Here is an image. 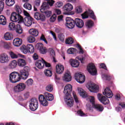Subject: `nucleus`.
<instances>
[{"label": "nucleus", "mask_w": 125, "mask_h": 125, "mask_svg": "<svg viewBox=\"0 0 125 125\" xmlns=\"http://www.w3.org/2000/svg\"><path fill=\"white\" fill-rule=\"evenodd\" d=\"M30 67L26 66L22 70H20V73L17 72H13L9 75V81L12 83H16L21 80H27L29 77Z\"/></svg>", "instance_id": "f257e3e1"}, {"label": "nucleus", "mask_w": 125, "mask_h": 125, "mask_svg": "<svg viewBox=\"0 0 125 125\" xmlns=\"http://www.w3.org/2000/svg\"><path fill=\"white\" fill-rule=\"evenodd\" d=\"M87 99H89L90 103H91L92 105H90V104H86V109L89 110V111H93V108L98 111L99 112H102L104 110V107L102 105L99 104H95V98L93 96H87Z\"/></svg>", "instance_id": "f03ea898"}, {"label": "nucleus", "mask_w": 125, "mask_h": 125, "mask_svg": "<svg viewBox=\"0 0 125 125\" xmlns=\"http://www.w3.org/2000/svg\"><path fill=\"white\" fill-rule=\"evenodd\" d=\"M44 0L47 2H44L43 3L40 9V11L42 13H44L46 17H50V16H51L52 12L51 11L47 10V9H49V5L50 6L53 5L55 1L53 0Z\"/></svg>", "instance_id": "7ed1b4c3"}, {"label": "nucleus", "mask_w": 125, "mask_h": 125, "mask_svg": "<svg viewBox=\"0 0 125 125\" xmlns=\"http://www.w3.org/2000/svg\"><path fill=\"white\" fill-rule=\"evenodd\" d=\"M39 99L42 105L46 106L48 105V102L47 100H48V101H52V100L54 99V97L53 95L48 92H45L44 93V96L43 95H40L39 97Z\"/></svg>", "instance_id": "20e7f679"}, {"label": "nucleus", "mask_w": 125, "mask_h": 125, "mask_svg": "<svg viewBox=\"0 0 125 125\" xmlns=\"http://www.w3.org/2000/svg\"><path fill=\"white\" fill-rule=\"evenodd\" d=\"M10 20L12 22H15V23H18V24L23 23V17L14 12H12L11 15Z\"/></svg>", "instance_id": "39448f33"}, {"label": "nucleus", "mask_w": 125, "mask_h": 125, "mask_svg": "<svg viewBox=\"0 0 125 125\" xmlns=\"http://www.w3.org/2000/svg\"><path fill=\"white\" fill-rule=\"evenodd\" d=\"M35 65L36 67L38 68V69H43V67H44V65L45 67H49L51 66L50 63L45 62L42 59V60H40L37 61L35 63Z\"/></svg>", "instance_id": "423d86ee"}, {"label": "nucleus", "mask_w": 125, "mask_h": 125, "mask_svg": "<svg viewBox=\"0 0 125 125\" xmlns=\"http://www.w3.org/2000/svg\"><path fill=\"white\" fill-rule=\"evenodd\" d=\"M39 107V102L36 98L32 99L29 104V108L31 111H36Z\"/></svg>", "instance_id": "0eeeda50"}, {"label": "nucleus", "mask_w": 125, "mask_h": 125, "mask_svg": "<svg viewBox=\"0 0 125 125\" xmlns=\"http://www.w3.org/2000/svg\"><path fill=\"white\" fill-rule=\"evenodd\" d=\"M87 70L89 74H90V75H92V76H96V75L97 74V70H96V67L93 63H91L88 64L87 66Z\"/></svg>", "instance_id": "6e6552de"}, {"label": "nucleus", "mask_w": 125, "mask_h": 125, "mask_svg": "<svg viewBox=\"0 0 125 125\" xmlns=\"http://www.w3.org/2000/svg\"><path fill=\"white\" fill-rule=\"evenodd\" d=\"M88 16H90V17L92 19H94V20L96 19L95 16L94 15V13H93L92 10L89 9L82 15L83 19H86V18H88Z\"/></svg>", "instance_id": "1a4fd4ad"}, {"label": "nucleus", "mask_w": 125, "mask_h": 125, "mask_svg": "<svg viewBox=\"0 0 125 125\" xmlns=\"http://www.w3.org/2000/svg\"><path fill=\"white\" fill-rule=\"evenodd\" d=\"M86 87L90 90L91 92H94L96 93L98 91V89H99V87L98 85L92 83H88L86 84Z\"/></svg>", "instance_id": "9d476101"}, {"label": "nucleus", "mask_w": 125, "mask_h": 125, "mask_svg": "<svg viewBox=\"0 0 125 125\" xmlns=\"http://www.w3.org/2000/svg\"><path fill=\"white\" fill-rule=\"evenodd\" d=\"M65 26L68 29H73L75 27V21L70 17H67L65 19Z\"/></svg>", "instance_id": "9b49d317"}, {"label": "nucleus", "mask_w": 125, "mask_h": 125, "mask_svg": "<svg viewBox=\"0 0 125 125\" xmlns=\"http://www.w3.org/2000/svg\"><path fill=\"white\" fill-rule=\"evenodd\" d=\"M74 78L76 81L79 83H83L85 82V77L84 75L80 73H76L75 74Z\"/></svg>", "instance_id": "f8f14e48"}, {"label": "nucleus", "mask_w": 125, "mask_h": 125, "mask_svg": "<svg viewBox=\"0 0 125 125\" xmlns=\"http://www.w3.org/2000/svg\"><path fill=\"white\" fill-rule=\"evenodd\" d=\"M74 7L72 4L69 3L66 4L63 7V14L64 15H69V12L72 11Z\"/></svg>", "instance_id": "ddd939ff"}, {"label": "nucleus", "mask_w": 125, "mask_h": 125, "mask_svg": "<svg viewBox=\"0 0 125 125\" xmlns=\"http://www.w3.org/2000/svg\"><path fill=\"white\" fill-rule=\"evenodd\" d=\"M25 88H26V85L24 83H20L14 87V91L16 93H18L23 91Z\"/></svg>", "instance_id": "4468645a"}, {"label": "nucleus", "mask_w": 125, "mask_h": 125, "mask_svg": "<svg viewBox=\"0 0 125 125\" xmlns=\"http://www.w3.org/2000/svg\"><path fill=\"white\" fill-rule=\"evenodd\" d=\"M9 57L5 53H2L0 55V63L1 64H6L9 62Z\"/></svg>", "instance_id": "2eb2a0df"}, {"label": "nucleus", "mask_w": 125, "mask_h": 125, "mask_svg": "<svg viewBox=\"0 0 125 125\" xmlns=\"http://www.w3.org/2000/svg\"><path fill=\"white\" fill-rule=\"evenodd\" d=\"M97 97L99 101L104 105H107V104H109V103H110L109 99L105 96H103L101 94H98Z\"/></svg>", "instance_id": "dca6fc26"}, {"label": "nucleus", "mask_w": 125, "mask_h": 125, "mask_svg": "<svg viewBox=\"0 0 125 125\" xmlns=\"http://www.w3.org/2000/svg\"><path fill=\"white\" fill-rule=\"evenodd\" d=\"M71 92H72V85L67 84L64 87L63 90L64 96H71Z\"/></svg>", "instance_id": "f3484780"}, {"label": "nucleus", "mask_w": 125, "mask_h": 125, "mask_svg": "<svg viewBox=\"0 0 125 125\" xmlns=\"http://www.w3.org/2000/svg\"><path fill=\"white\" fill-rule=\"evenodd\" d=\"M34 18L36 19V20L42 21V22L45 21V16L38 12L34 13Z\"/></svg>", "instance_id": "a211bd4d"}, {"label": "nucleus", "mask_w": 125, "mask_h": 125, "mask_svg": "<svg viewBox=\"0 0 125 125\" xmlns=\"http://www.w3.org/2000/svg\"><path fill=\"white\" fill-rule=\"evenodd\" d=\"M33 21H34V19L31 17H27L24 18L23 20V23L25 26L27 27H30L33 23Z\"/></svg>", "instance_id": "6ab92c4d"}, {"label": "nucleus", "mask_w": 125, "mask_h": 125, "mask_svg": "<svg viewBox=\"0 0 125 125\" xmlns=\"http://www.w3.org/2000/svg\"><path fill=\"white\" fill-rule=\"evenodd\" d=\"M64 101L69 107H72L74 105V100L73 98L70 96H64Z\"/></svg>", "instance_id": "aec40b11"}, {"label": "nucleus", "mask_w": 125, "mask_h": 125, "mask_svg": "<svg viewBox=\"0 0 125 125\" xmlns=\"http://www.w3.org/2000/svg\"><path fill=\"white\" fill-rule=\"evenodd\" d=\"M36 48L38 49L42 54H44L46 52V49L43 47V44L42 43H37L36 45Z\"/></svg>", "instance_id": "412c9836"}, {"label": "nucleus", "mask_w": 125, "mask_h": 125, "mask_svg": "<svg viewBox=\"0 0 125 125\" xmlns=\"http://www.w3.org/2000/svg\"><path fill=\"white\" fill-rule=\"evenodd\" d=\"M104 95H105L107 98H112L113 97V93L109 87H106L103 92Z\"/></svg>", "instance_id": "4be33fe9"}, {"label": "nucleus", "mask_w": 125, "mask_h": 125, "mask_svg": "<svg viewBox=\"0 0 125 125\" xmlns=\"http://www.w3.org/2000/svg\"><path fill=\"white\" fill-rule=\"evenodd\" d=\"M63 81L65 82H71L72 81V76H71V73L69 71L65 72L62 77Z\"/></svg>", "instance_id": "5701e85b"}, {"label": "nucleus", "mask_w": 125, "mask_h": 125, "mask_svg": "<svg viewBox=\"0 0 125 125\" xmlns=\"http://www.w3.org/2000/svg\"><path fill=\"white\" fill-rule=\"evenodd\" d=\"M75 24L78 28H83L84 25L83 21L81 19H76L74 21Z\"/></svg>", "instance_id": "b1692460"}, {"label": "nucleus", "mask_w": 125, "mask_h": 125, "mask_svg": "<svg viewBox=\"0 0 125 125\" xmlns=\"http://www.w3.org/2000/svg\"><path fill=\"white\" fill-rule=\"evenodd\" d=\"M0 46L3 47L5 49H11V43L1 41L0 42Z\"/></svg>", "instance_id": "393cba45"}, {"label": "nucleus", "mask_w": 125, "mask_h": 125, "mask_svg": "<svg viewBox=\"0 0 125 125\" xmlns=\"http://www.w3.org/2000/svg\"><path fill=\"white\" fill-rule=\"evenodd\" d=\"M56 71L57 74H62L64 72V66L61 64H57L56 66Z\"/></svg>", "instance_id": "a878e982"}, {"label": "nucleus", "mask_w": 125, "mask_h": 125, "mask_svg": "<svg viewBox=\"0 0 125 125\" xmlns=\"http://www.w3.org/2000/svg\"><path fill=\"white\" fill-rule=\"evenodd\" d=\"M69 63L71 66H72V67H74V68H78V67H79L80 65V62L79 61L73 59H71L69 60Z\"/></svg>", "instance_id": "bb28decb"}, {"label": "nucleus", "mask_w": 125, "mask_h": 125, "mask_svg": "<svg viewBox=\"0 0 125 125\" xmlns=\"http://www.w3.org/2000/svg\"><path fill=\"white\" fill-rule=\"evenodd\" d=\"M17 63L18 66L21 68H23V67H25V66L27 65L26 61L23 59H19Z\"/></svg>", "instance_id": "cd10ccee"}, {"label": "nucleus", "mask_w": 125, "mask_h": 125, "mask_svg": "<svg viewBox=\"0 0 125 125\" xmlns=\"http://www.w3.org/2000/svg\"><path fill=\"white\" fill-rule=\"evenodd\" d=\"M78 90L80 96H82L83 98L87 97V94L86 93V92H85V91H84L83 88L79 87L78 88Z\"/></svg>", "instance_id": "c85d7f7f"}, {"label": "nucleus", "mask_w": 125, "mask_h": 125, "mask_svg": "<svg viewBox=\"0 0 125 125\" xmlns=\"http://www.w3.org/2000/svg\"><path fill=\"white\" fill-rule=\"evenodd\" d=\"M13 44L14 46L17 47L20 46L22 44V39L20 38H16L13 41Z\"/></svg>", "instance_id": "c756f323"}, {"label": "nucleus", "mask_w": 125, "mask_h": 125, "mask_svg": "<svg viewBox=\"0 0 125 125\" xmlns=\"http://www.w3.org/2000/svg\"><path fill=\"white\" fill-rule=\"evenodd\" d=\"M29 33L34 37H38L39 35V31L35 28L30 29L29 30Z\"/></svg>", "instance_id": "7c9ffc66"}, {"label": "nucleus", "mask_w": 125, "mask_h": 125, "mask_svg": "<svg viewBox=\"0 0 125 125\" xmlns=\"http://www.w3.org/2000/svg\"><path fill=\"white\" fill-rule=\"evenodd\" d=\"M4 39L6 41H11L13 39V36L11 33L7 32L4 35Z\"/></svg>", "instance_id": "2f4dec72"}, {"label": "nucleus", "mask_w": 125, "mask_h": 125, "mask_svg": "<svg viewBox=\"0 0 125 125\" xmlns=\"http://www.w3.org/2000/svg\"><path fill=\"white\" fill-rule=\"evenodd\" d=\"M85 25L87 29H91V28L93 27L94 23H93V21H92L91 20H88L86 21Z\"/></svg>", "instance_id": "473e14b6"}, {"label": "nucleus", "mask_w": 125, "mask_h": 125, "mask_svg": "<svg viewBox=\"0 0 125 125\" xmlns=\"http://www.w3.org/2000/svg\"><path fill=\"white\" fill-rule=\"evenodd\" d=\"M17 66V62L16 60L12 61L9 64L10 69H15Z\"/></svg>", "instance_id": "72a5a7b5"}, {"label": "nucleus", "mask_w": 125, "mask_h": 125, "mask_svg": "<svg viewBox=\"0 0 125 125\" xmlns=\"http://www.w3.org/2000/svg\"><path fill=\"white\" fill-rule=\"evenodd\" d=\"M0 25H6V18L3 15L0 16Z\"/></svg>", "instance_id": "f704fd0d"}, {"label": "nucleus", "mask_w": 125, "mask_h": 125, "mask_svg": "<svg viewBox=\"0 0 125 125\" xmlns=\"http://www.w3.org/2000/svg\"><path fill=\"white\" fill-rule=\"evenodd\" d=\"M26 47L27 48L28 52L33 53L35 51V48H34V46L31 44H27Z\"/></svg>", "instance_id": "c9c22d12"}, {"label": "nucleus", "mask_w": 125, "mask_h": 125, "mask_svg": "<svg viewBox=\"0 0 125 125\" xmlns=\"http://www.w3.org/2000/svg\"><path fill=\"white\" fill-rule=\"evenodd\" d=\"M16 32L17 34H22L23 33V29L20 24H17L16 26Z\"/></svg>", "instance_id": "e433bc0d"}, {"label": "nucleus", "mask_w": 125, "mask_h": 125, "mask_svg": "<svg viewBox=\"0 0 125 125\" xmlns=\"http://www.w3.org/2000/svg\"><path fill=\"white\" fill-rule=\"evenodd\" d=\"M8 28L10 31H14L16 28V25L13 22H10L8 25Z\"/></svg>", "instance_id": "4c0bfd02"}, {"label": "nucleus", "mask_w": 125, "mask_h": 125, "mask_svg": "<svg viewBox=\"0 0 125 125\" xmlns=\"http://www.w3.org/2000/svg\"><path fill=\"white\" fill-rule=\"evenodd\" d=\"M21 51L23 52L24 54H27L28 53V49L27 48V46L25 45H23L21 47Z\"/></svg>", "instance_id": "58836bf2"}, {"label": "nucleus", "mask_w": 125, "mask_h": 125, "mask_svg": "<svg viewBox=\"0 0 125 125\" xmlns=\"http://www.w3.org/2000/svg\"><path fill=\"white\" fill-rule=\"evenodd\" d=\"M73 95L76 104H77V105L81 104V101H80L77 95H76L75 92H73Z\"/></svg>", "instance_id": "ea45409f"}, {"label": "nucleus", "mask_w": 125, "mask_h": 125, "mask_svg": "<svg viewBox=\"0 0 125 125\" xmlns=\"http://www.w3.org/2000/svg\"><path fill=\"white\" fill-rule=\"evenodd\" d=\"M27 41L30 43H33V42H36V38L31 36H30L27 37Z\"/></svg>", "instance_id": "a19ab883"}, {"label": "nucleus", "mask_w": 125, "mask_h": 125, "mask_svg": "<svg viewBox=\"0 0 125 125\" xmlns=\"http://www.w3.org/2000/svg\"><path fill=\"white\" fill-rule=\"evenodd\" d=\"M65 43L66 44H73L74 43V39L72 37L68 38L65 40Z\"/></svg>", "instance_id": "79ce46f5"}, {"label": "nucleus", "mask_w": 125, "mask_h": 125, "mask_svg": "<svg viewBox=\"0 0 125 125\" xmlns=\"http://www.w3.org/2000/svg\"><path fill=\"white\" fill-rule=\"evenodd\" d=\"M5 2L8 6H12L15 3V1L14 0H6Z\"/></svg>", "instance_id": "37998d69"}, {"label": "nucleus", "mask_w": 125, "mask_h": 125, "mask_svg": "<svg viewBox=\"0 0 125 125\" xmlns=\"http://www.w3.org/2000/svg\"><path fill=\"white\" fill-rule=\"evenodd\" d=\"M45 89L47 91L51 92L53 90V85L51 84H49L46 86Z\"/></svg>", "instance_id": "c03bdc74"}, {"label": "nucleus", "mask_w": 125, "mask_h": 125, "mask_svg": "<svg viewBox=\"0 0 125 125\" xmlns=\"http://www.w3.org/2000/svg\"><path fill=\"white\" fill-rule=\"evenodd\" d=\"M9 54L11 57V58H12V59H16V58H18V55L14 53V52L11 51L9 53Z\"/></svg>", "instance_id": "a18cd8bd"}, {"label": "nucleus", "mask_w": 125, "mask_h": 125, "mask_svg": "<svg viewBox=\"0 0 125 125\" xmlns=\"http://www.w3.org/2000/svg\"><path fill=\"white\" fill-rule=\"evenodd\" d=\"M44 74L47 77H51V76H52L51 70L48 69H47L44 71Z\"/></svg>", "instance_id": "49530a36"}, {"label": "nucleus", "mask_w": 125, "mask_h": 125, "mask_svg": "<svg viewBox=\"0 0 125 125\" xmlns=\"http://www.w3.org/2000/svg\"><path fill=\"white\" fill-rule=\"evenodd\" d=\"M23 7L28 10H32V5L29 3H25L23 5Z\"/></svg>", "instance_id": "de8ad7c7"}, {"label": "nucleus", "mask_w": 125, "mask_h": 125, "mask_svg": "<svg viewBox=\"0 0 125 125\" xmlns=\"http://www.w3.org/2000/svg\"><path fill=\"white\" fill-rule=\"evenodd\" d=\"M77 51V49L74 48H70L67 50V53L68 54H74Z\"/></svg>", "instance_id": "09e8293b"}, {"label": "nucleus", "mask_w": 125, "mask_h": 125, "mask_svg": "<svg viewBox=\"0 0 125 125\" xmlns=\"http://www.w3.org/2000/svg\"><path fill=\"white\" fill-rule=\"evenodd\" d=\"M76 59L81 61V63H84V60H85V57L80 56L76 57Z\"/></svg>", "instance_id": "8fccbe9b"}, {"label": "nucleus", "mask_w": 125, "mask_h": 125, "mask_svg": "<svg viewBox=\"0 0 125 125\" xmlns=\"http://www.w3.org/2000/svg\"><path fill=\"white\" fill-rule=\"evenodd\" d=\"M16 11L18 14L20 15V14L22 13V8H21V7L18 5H16Z\"/></svg>", "instance_id": "3c124183"}, {"label": "nucleus", "mask_w": 125, "mask_h": 125, "mask_svg": "<svg viewBox=\"0 0 125 125\" xmlns=\"http://www.w3.org/2000/svg\"><path fill=\"white\" fill-rule=\"evenodd\" d=\"M75 12L77 14L82 13L83 12V8L81 6H77L75 8Z\"/></svg>", "instance_id": "603ef678"}, {"label": "nucleus", "mask_w": 125, "mask_h": 125, "mask_svg": "<svg viewBox=\"0 0 125 125\" xmlns=\"http://www.w3.org/2000/svg\"><path fill=\"white\" fill-rule=\"evenodd\" d=\"M58 38H59L60 41H61V42H64V41L65 40V35H64L62 33H61L59 35Z\"/></svg>", "instance_id": "864d4df0"}, {"label": "nucleus", "mask_w": 125, "mask_h": 125, "mask_svg": "<svg viewBox=\"0 0 125 125\" xmlns=\"http://www.w3.org/2000/svg\"><path fill=\"white\" fill-rule=\"evenodd\" d=\"M26 83L28 86H30V85H33V83H34V81H33V79H29L26 82Z\"/></svg>", "instance_id": "5fc2aeb1"}, {"label": "nucleus", "mask_w": 125, "mask_h": 125, "mask_svg": "<svg viewBox=\"0 0 125 125\" xmlns=\"http://www.w3.org/2000/svg\"><path fill=\"white\" fill-rule=\"evenodd\" d=\"M76 47L80 50L79 51V53L80 54H83V48H82V47H81V45L79 44H77L76 45Z\"/></svg>", "instance_id": "6e6d98bb"}, {"label": "nucleus", "mask_w": 125, "mask_h": 125, "mask_svg": "<svg viewBox=\"0 0 125 125\" xmlns=\"http://www.w3.org/2000/svg\"><path fill=\"white\" fill-rule=\"evenodd\" d=\"M4 7V3L3 1H0V13L3 10V8Z\"/></svg>", "instance_id": "4d7b16f0"}, {"label": "nucleus", "mask_w": 125, "mask_h": 125, "mask_svg": "<svg viewBox=\"0 0 125 125\" xmlns=\"http://www.w3.org/2000/svg\"><path fill=\"white\" fill-rule=\"evenodd\" d=\"M77 114L81 117H86V114H85L84 113H83V112L82 111V110H79L77 112Z\"/></svg>", "instance_id": "13d9d810"}, {"label": "nucleus", "mask_w": 125, "mask_h": 125, "mask_svg": "<svg viewBox=\"0 0 125 125\" xmlns=\"http://www.w3.org/2000/svg\"><path fill=\"white\" fill-rule=\"evenodd\" d=\"M55 6L56 7H58V8L61 7V6H63V2H62V1L57 2L56 3Z\"/></svg>", "instance_id": "bf43d9fd"}, {"label": "nucleus", "mask_w": 125, "mask_h": 125, "mask_svg": "<svg viewBox=\"0 0 125 125\" xmlns=\"http://www.w3.org/2000/svg\"><path fill=\"white\" fill-rule=\"evenodd\" d=\"M41 41H43V42H44L45 43L47 44V41H46V39H45V37H44V35L43 34H42L40 38Z\"/></svg>", "instance_id": "052dcab7"}, {"label": "nucleus", "mask_w": 125, "mask_h": 125, "mask_svg": "<svg viewBox=\"0 0 125 125\" xmlns=\"http://www.w3.org/2000/svg\"><path fill=\"white\" fill-rule=\"evenodd\" d=\"M56 20V15H53L50 19V22H54Z\"/></svg>", "instance_id": "680f3d73"}, {"label": "nucleus", "mask_w": 125, "mask_h": 125, "mask_svg": "<svg viewBox=\"0 0 125 125\" xmlns=\"http://www.w3.org/2000/svg\"><path fill=\"white\" fill-rule=\"evenodd\" d=\"M50 33L52 35V36L53 37V39L56 42H57V38H56V35H55V33L52 31H50Z\"/></svg>", "instance_id": "e2e57ef3"}, {"label": "nucleus", "mask_w": 125, "mask_h": 125, "mask_svg": "<svg viewBox=\"0 0 125 125\" xmlns=\"http://www.w3.org/2000/svg\"><path fill=\"white\" fill-rule=\"evenodd\" d=\"M35 4L36 6H40L41 5V0H36Z\"/></svg>", "instance_id": "0e129e2a"}, {"label": "nucleus", "mask_w": 125, "mask_h": 125, "mask_svg": "<svg viewBox=\"0 0 125 125\" xmlns=\"http://www.w3.org/2000/svg\"><path fill=\"white\" fill-rule=\"evenodd\" d=\"M33 58L34 60H38V59H39V55H38V54L34 53L33 55Z\"/></svg>", "instance_id": "69168bd1"}, {"label": "nucleus", "mask_w": 125, "mask_h": 125, "mask_svg": "<svg viewBox=\"0 0 125 125\" xmlns=\"http://www.w3.org/2000/svg\"><path fill=\"white\" fill-rule=\"evenodd\" d=\"M23 13L26 17H31V16H30V14H29V13H28L27 11L23 10Z\"/></svg>", "instance_id": "338daca9"}, {"label": "nucleus", "mask_w": 125, "mask_h": 125, "mask_svg": "<svg viewBox=\"0 0 125 125\" xmlns=\"http://www.w3.org/2000/svg\"><path fill=\"white\" fill-rule=\"evenodd\" d=\"M104 77L105 78V79H106V80H111V77H110V76L105 75H102V78Z\"/></svg>", "instance_id": "774afa93"}]
</instances>
